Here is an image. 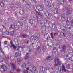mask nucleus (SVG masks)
Here are the masks:
<instances>
[{"label": "nucleus", "mask_w": 73, "mask_h": 73, "mask_svg": "<svg viewBox=\"0 0 73 73\" xmlns=\"http://www.w3.org/2000/svg\"><path fill=\"white\" fill-rule=\"evenodd\" d=\"M30 72L29 73H33V71H32V70H30Z\"/></svg>", "instance_id": "de8ad7c7"}, {"label": "nucleus", "mask_w": 73, "mask_h": 73, "mask_svg": "<svg viewBox=\"0 0 73 73\" xmlns=\"http://www.w3.org/2000/svg\"><path fill=\"white\" fill-rule=\"evenodd\" d=\"M21 36L23 37V38H26L27 37V35L26 34H23Z\"/></svg>", "instance_id": "f704fd0d"}, {"label": "nucleus", "mask_w": 73, "mask_h": 73, "mask_svg": "<svg viewBox=\"0 0 73 73\" xmlns=\"http://www.w3.org/2000/svg\"><path fill=\"white\" fill-rule=\"evenodd\" d=\"M28 65L29 66H31V62H30V61H28Z\"/></svg>", "instance_id": "4c0bfd02"}, {"label": "nucleus", "mask_w": 73, "mask_h": 73, "mask_svg": "<svg viewBox=\"0 0 73 73\" xmlns=\"http://www.w3.org/2000/svg\"><path fill=\"white\" fill-rule=\"evenodd\" d=\"M35 71H36V72H34V73H38L37 70H36Z\"/></svg>", "instance_id": "680f3d73"}, {"label": "nucleus", "mask_w": 73, "mask_h": 73, "mask_svg": "<svg viewBox=\"0 0 73 73\" xmlns=\"http://www.w3.org/2000/svg\"><path fill=\"white\" fill-rule=\"evenodd\" d=\"M42 73H46V72H45V71H43L42 72Z\"/></svg>", "instance_id": "69168bd1"}, {"label": "nucleus", "mask_w": 73, "mask_h": 73, "mask_svg": "<svg viewBox=\"0 0 73 73\" xmlns=\"http://www.w3.org/2000/svg\"><path fill=\"white\" fill-rule=\"evenodd\" d=\"M29 56H26L25 57V60H28L29 58Z\"/></svg>", "instance_id": "e433bc0d"}, {"label": "nucleus", "mask_w": 73, "mask_h": 73, "mask_svg": "<svg viewBox=\"0 0 73 73\" xmlns=\"http://www.w3.org/2000/svg\"><path fill=\"white\" fill-rule=\"evenodd\" d=\"M42 48V49L43 52H45V46H43Z\"/></svg>", "instance_id": "c756f323"}, {"label": "nucleus", "mask_w": 73, "mask_h": 73, "mask_svg": "<svg viewBox=\"0 0 73 73\" xmlns=\"http://www.w3.org/2000/svg\"><path fill=\"white\" fill-rule=\"evenodd\" d=\"M36 8L37 9L35 10L36 12L38 14L39 16H41V13H40V12H38L41 11H42V10L44 9V6H37L36 7Z\"/></svg>", "instance_id": "f257e3e1"}, {"label": "nucleus", "mask_w": 73, "mask_h": 73, "mask_svg": "<svg viewBox=\"0 0 73 73\" xmlns=\"http://www.w3.org/2000/svg\"><path fill=\"white\" fill-rule=\"evenodd\" d=\"M61 70H62V72H63L64 73L66 72V69H65V66L64 65L62 66V68H61Z\"/></svg>", "instance_id": "9d476101"}, {"label": "nucleus", "mask_w": 73, "mask_h": 73, "mask_svg": "<svg viewBox=\"0 0 73 73\" xmlns=\"http://www.w3.org/2000/svg\"><path fill=\"white\" fill-rule=\"evenodd\" d=\"M32 3H37V1L36 0H31Z\"/></svg>", "instance_id": "c9c22d12"}, {"label": "nucleus", "mask_w": 73, "mask_h": 73, "mask_svg": "<svg viewBox=\"0 0 73 73\" xmlns=\"http://www.w3.org/2000/svg\"><path fill=\"white\" fill-rule=\"evenodd\" d=\"M18 23H19L20 26H23V25H24V24H23V23L21 22V21H18Z\"/></svg>", "instance_id": "4be33fe9"}, {"label": "nucleus", "mask_w": 73, "mask_h": 73, "mask_svg": "<svg viewBox=\"0 0 73 73\" xmlns=\"http://www.w3.org/2000/svg\"><path fill=\"white\" fill-rule=\"evenodd\" d=\"M66 24L67 25H70V21L68 20H67L66 22Z\"/></svg>", "instance_id": "cd10ccee"}, {"label": "nucleus", "mask_w": 73, "mask_h": 73, "mask_svg": "<svg viewBox=\"0 0 73 73\" xmlns=\"http://www.w3.org/2000/svg\"><path fill=\"white\" fill-rule=\"evenodd\" d=\"M58 71L57 72V73H61V66H59L58 68Z\"/></svg>", "instance_id": "dca6fc26"}, {"label": "nucleus", "mask_w": 73, "mask_h": 73, "mask_svg": "<svg viewBox=\"0 0 73 73\" xmlns=\"http://www.w3.org/2000/svg\"><path fill=\"white\" fill-rule=\"evenodd\" d=\"M7 44V41H5L4 42V44H5V45H6Z\"/></svg>", "instance_id": "6e6d98bb"}, {"label": "nucleus", "mask_w": 73, "mask_h": 73, "mask_svg": "<svg viewBox=\"0 0 73 73\" xmlns=\"http://www.w3.org/2000/svg\"><path fill=\"white\" fill-rule=\"evenodd\" d=\"M25 28H26V29H28V26H27L26 25H25Z\"/></svg>", "instance_id": "603ef678"}, {"label": "nucleus", "mask_w": 73, "mask_h": 73, "mask_svg": "<svg viewBox=\"0 0 73 73\" xmlns=\"http://www.w3.org/2000/svg\"><path fill=\"white\" fill-rule=\"evenodd\" d=\"M45 15L46 18L50 19L51 17H52V15L51 13H49L48 11L46 12L45 13Z\"/></svg>", "instance_id": "f03ea898"}, {"label": "nucleus", "mask_w": 73, "mask_h": 73, "mask_svg": "<svg viewBox=\"0 0 73 73\" xmlns=\"http://www.w3.org/2000/svg\"><path fill=\"white\" fill-rule=\"evenodd\" d=\"M32 69L33 70H34V73L36 72V70H37V69H36V68L35 66H34L32 67Z\"/></svg>", "instance_id": "5701e85b"}, {"label": "nucleus", "mask_w": 73, "mask_h": 73, "mask_svg": "<svg viewBox=\"0 0 73 73\" xmlns=\"http://www.w3.org/2000/svg\"><path fill=\"white\" fill-rule=\"evenodd\" d=\"M27 70H29V68H28V67H27L26 68Z\"/></svg>", "instance_id": "338daca9"}, {"label": "nucleus", "mask_w": 73, "mask_h": 73, "mask_svg": "<svg viewBox=\"0 0 73 73\" xmlns=\"http://www.w3.org/2000/svg\"><path fill=\"white\" fill-rule=\"evenodd\" d=\"M47 60L48 61H50V60H52V56H48L47 57Z\"/></svg>", "instance_id": "2eb2a0df"}, {"label": "nucleus", "mask_w": 73, "mask_h": 73, "mask_svg": "<svg viewBox=\"0 0 73 73\" xmlns=\"http://www.w3.org/2000/svg\"><path fill=\"white\" fill-rule=\"evenodd\" d=\"M32 31H29V34H30V35H31V33H32Z\"/></svg>", "instance_id": "052dcab7"}, {"label": "nucleus", "mask_w": 73, "mask_h": 73, "mask_svg": "<svg viewBox=\"0 0 73 73\" xmlns=\"http://www.w3.org/2000/svg\"><path fill=\"white\" fill-rule=\"evenodd\" d=\"M41 47L40 46H39L37 49V50L38 51V50H40V51H41Z\"/></svg>", "instance_id": "37998d69"}, {"label": "nucleus", "mask_w": 73, "mask_h": 73, "mask_svg": "<svg viewBox=\"0 0 73 73\" xmlns=\"http://www.w3.org/2000/svg\"><path fill=\"white\" fill-rule=\"evenodd\" d=\"M11 65L12 66V70L14 71V70H16V65L14 63H10Z\"/></svg>", "instance_id": "1a4fd4ad"}, {"label": "nucleus", "mask_w": 73, "mask_h": 73, "mask_svg": "<svg viewBox=\"0 0 73 73\" xmlns=\"http://www.w3.org/2000/svg\"><path fill=\"white\" fill-rule=\"evenodd\" d=\"M33 20L34 21H38L40 20V18L36 16L33 17Z\"/></svg>", "instance_id": "39448f33"}, {"label": "nucleus", "mask_w": 73, "mask_h": 73, "mask_svg": "<svg viewBox=\"0 0 73 73\" xmlns=\"http://www.w3.org/2000/svg\"><path fill=\"white\" fill-rule=\"evenodd\" d=\"M9 32H8V31H7L6 33L7 35H9Z\"/></svg>", "instance_id": "49530a36"}, {"label": "nucleus", "mask_w": 73, "mask_h": 73, "mask_svg": "<svg viewBox=\"0 0 73 73\" xmlns=\"http://www.w3.org/2000/svg\"><path fill=\"white\" fill-rule=\"evenodd\" d=\"M44 4L47 6L49 5V1L48 0H45L44 1Z\"/></svg>", "instance_id": "ddd939ff"}, {"label": "nucleus", "mask_w": 73, "mask_h": 73, "mask_svg": "<svg viewBox=\"0 0 73 73\" xmlns=\"http://www.w3.org/2000/svg\"><path fill=\"white\" fill-rule=\"evenodd\" d=\"M66 68H67V69H69L70 68V65L68 64L66 66Z\"/></svg>", "instance_id": "473e14b6"}, {"label": "nucleus", "mask_w": 73, "mask_h": 73, "mask_svg": "<svg viewBox=\"0 0 73 73\" xmlns=\"http://www.w3.org/2000/svg\"><path fill=\"white\" fill-rule=\"evenodd\" d=\"M57 34H58V33H55L54 34V36H56L57 35Z\"/></svg>", "instance_id": "3c124183"}, {"label": "nucleus", "mask_w": 73, "mask_h": 73, "mask_svg": "<svg viewBox=\"0 0 73 73\" xmlns=\"http://www.w3.org/2000/svg\"><path fill=\"white\" fill-rule=\"evenodd\" d=\"M64 29H66V26H64Z\"/></svg>", "instance_id": "e2e57ef3"}, {"label": "nucleus", "mask_w": 73, "mask_h": 73, "mask_svg": "<svg viewBox=\"0 0 73 73\" xmlns=\"http://www.w3.org/2000/svg\"><path fill=\"white\" fill-rule=\"evenodd\" d=\"M50 35H51V38H52V39H53L54 38H53V33H51L50 34Z\"/></svg>", "instance_id": "a19ab883"}, {"label": "nucleus", "mask_w": 73, "mask_h": 73, "mask_svg": "<svg viewBox=\"0 0 73 73\" xmlns=\"http://www.w3.org/2000/svg\"><path fill=\"white\" fill-rule=\"evenodd\" d=\"M40 38H39V37H35V38L34 40V41H39Z\"/></svg>", "instance_id": "a878e982"}, {"label": "nucleus", "mask_w": 73, "mask_h": 73, "mask_svg": "<svg viewBox=\"0 0 73 73\" xmlns=\"http://www.w3.org/2000/svg\"><path fill=\"white\" fill-rule=\"evenodd\" d=\"M70 54H67L66 55V57H69V55H70Z\"/></svg>", "instance_id": "5fc2aeb1"}, {"label": "nucleus", "mask_w": 73, "mask_h": 73, "mask_svg": "<svg viewBox=\"0 0 73 73\" xmlns=\"http://www.w3.org/2000/svg\"><path fill=\"white\" fill-rule=\"evenodd\" d=\"M44 32L43 31H42L41 33V35H44Z\"/></svg>", "instance_id": "864d4df0"}, {"label": "nucleus", "mask_w": 73, "mask_h": 73, "mask_svg": "<svg viewBox=\"0 0 73 73\" xmlns=\"http://www.w3.org/2000/svg\"><path fill=\"white\" fill-rule=\"evenodd\" d=\"M23 7H19V10H22V11L20 10L19 13L20 15H23L24 13V10H23Z\"/></svg>", "instance_id": "20e7f679"}, {"label": "nucleus", "mask_w": 73, "mask_h": 73, "mask_svg": "<svg viewBox=\"0 0 73 73\" xmlns=\"http://www.w3.org/2000/svg\"><path fill=\"white\" fill-rule=\"evenodd\" d=\"M46 26L47 27H49L50 25V22L49 21H46V23H45Z\"/></svg>", "instance_id": "6e6552de"}, {"label": "nucleus", "mask_w": 73, "mask_h": 73, "mask_svg": "<svg viewBox=\"0 0 73 73\" xmlns=\"http://www.w3.org/2000/svg\"><path fill=\"white\" fill-rule=\"evenodd\" d=\"M5 29H6V28L5 27L2 25H0V30L2 32H3V31Z\"/></svg>", "instance_id": "423d86ee"}, {"label": "nucleus", "mask_w": 73, "mask_h": 73, "mask_svg": "<svg viewBox=\"0 0 73 73\" xmlns=\"http://www.w3.org/2000/svg\"><path fill=\"white\" fill-rule=\"evenodd\" d=\"M20 29V26L18 25H17L15 26V29L16 30H19Z\"/></svg>", "instance_id": "412c9836"}, {"label": "nucleus", "mask_w": 73, "mask_h": 73, "mask_svg": "<svg viewBox=\"0 0 73 73\" xmlns=\"http://www.w3.org/2000/svg\"><path fill=\"white\" fill-rule=\"evenodd\" d=\"M62 50L65 52V50H66V49H67V47H66V46L65 45H63V46L62 47Z\"/></svg>", "instance_id": "f8f14e48"}, {"label": "nucleus", "mask_w": 73, "mask_h": 73, "mask_svg": "<svg viewBox=\"0 0 73 73\" xmlns=\"http://www.w3.org/2000/svg\"><path fill=\"white\" fill-rule=\"evenodd\" d=\"M21 20H24V19H25V17H21Z\"/></svg>", "instance_id": "79ce46f5"}, {"label": "nucleus", "mask_w": 73, "mask_h": 73, "mask_svg": "<svg viewBox=\"0 0 73 73\" xmlns=\"http://www.w3.org/2000/svg\"><path fill=\"white\" fill-rule=\"evenodd\" d=\"M59 3L60 4H64L65 2L64 1V0H60Z\"/></svg>", "instance_id": "b1692460"}, {"label": "nucleus", "mask_w": 73, "mask_h": 73, "mask_svg": "<svg viewBox=\"0 0 73 73\" xmlns=\"http://www.w3.org/2000/svg\"><path fill=\"white\" fill-rule=\"evenodd\" d=\"M30 23L31 24H33V20L31 19L30 20Z\"/></svg>", "instance_id": "ea45409f"}, {"label": "nucleus", "mask_w": 73, "mask_h": 73, "mask_svg": "<svg viewBox=\"0 0 73 73\" xmlns=\"http://www.w3.org/2000/svg\"><path fill=\"white\" fill-rule=\"evenodd\" d=\"M35 38V36H34L33 35L32 36H31V38L32 39V40H33V38Z\"/></svg>", "instance_id": "c03bdc74"}, {"label": "nucleus", "mask_w": 73, "mask_h": 73, "mask_svg": "<svg viewBox=\"0 0 73 73\" xmlns=\"http://www.w3.org/2000/svg\"><path fill=\"white\" fill-rule=\"evenodd\" d=\"M27 66L26 65V64L25 63H24L21 66L22 68H26Z\"/></svg>", "instance_id": "393cba45"}, {"label": "nucleus", "mask_w": 73, "mask_h": 73, "mask_svg": "<svg viewBox=\"0 0 73 73\" xmlns=\"http://www.w3.org/2000/svg\"><path fill=\"white\" fill-rule=\"evenodd\" d=\"M55 62L56 66H58V65H61V63L60 62L58 59L57 60H55Z\"/></svg>", "instance_id": "7ed1b4c3"}, {"label": "nucleus", "mask_w": 73, "mask_h": 73, "mask_svg": "<svg viewBox=\"0 0 73 73\" xmlns=\"http://www.w3.org/2000/svg\"><path fill=\"white\" fill-rule=\"evenodd\" d=\"M1 53H2L4 55V54H4V52H3L2 51H1Z\"/></svg>", "instance_id": "0e129e2a"}, {"label": "nucleus", "mask_w": 73, "mask_h": 73, "mask_svg": "<svg viewBox=\"0 0 73 73\" xmlns=\"http://www.w3.org/2000/svg\"><path fill=\"white\" fill-rule=\"evenodd\" d=\"M24 73H28V71H25L24 72Z\"/></svg>", "instance_id": "8fccbe9b"}, {"label": "nucleus", "mask_w": 73, "mask_h": 73, "mask_svg": "<svg viewBox=\"0 0 73 73\" xmlns=\"http://www.w3.org/2000/svg\"><path fill=\"white\" fill-rule=\"evenodd\" d=\"M26 8L29 9V8H31V6H30L29 4H27L26 5Z\"/></svg>", "instance_id": "bb28decb"}, {"label": "nucleus", "mask_w": 73, "mask_h": 73, "mask_svg": "<svg viewBox=\"0 0 73 73\" xmlns=\"http://www.w3.org/2000/svg\"><path fill=\"white\" fill-rule=\"evenodd\" d=\"M46 27H45V26H43L42 27V30L43 31H46Z\"/></svg>", "instance_id": "a211bd4d"}, {"label": "nucleus", "mask_w": 73, "mask_h": 73, "mask_svg": "<svg viewBox=\"0 0 73 73\" xmlns=\"http://www.w3.org/2000/svg\"><path fill=\"white\" fill-rule=\"evenodd\" d=\"M18 5V4H15V7H16V6H17Z\"/></svg>", "instance_id": "774afa93"}, {"label": "nucleus", "mask_w": 73, "mask_h": 73, "mask_svg": "<svg viewBox=\"0 0 73 73\" xmlns=\"http://www.w3.org/2000/svg\"><path fill=\"white\" fill-rule=\"evenodd\" d=\"M43 68H44L42 66L40 67V70H41V71H43Z\"/></svg>", "instance_id": "58836bf2"}, {"label": "nucleus", "mask_w": 73, "mask_h": 73, "mask_svg": "<svg viewBox=\"0 0 73 73\" xmlns=\"http://www.w3.org/2000/svg\"><path fill=\"white\" fill-rule=\"evenodd\" d=\"M17 63L18 65H20L21 63V60L20 58H18L17 60Z\"/></svg>", "instance_id": "6ab92c4d"}, {"label": "nucleus", "mask_w": 73, "mask_h": 73, "mask_svg": "<svg viewBox=\"0 0 73 73\" xmlns=\"http://www.w3.org/2000/svg\"><path fill=\"white\" fill-rule=\"evenodd\" d=\"M10 45L11 46H10V48H13V46L15 45L13 44V42L12 40L10 41Z\"/></svg>", "instance_id": "aec40b11"}, {"label": "nucleus", "mask_w": 73, "mask_h": 73, "mask_svg": "<svg viewBox=\"0 0 73 73\" xmlns=\"http://www.w3.org/2000/svg\"><path fill=\"white\" fill-rule=\"evenodd\" d=\"M0 5L1 7H2V8H3L4 7V3L3 2H2L0 3Z\"/></svg>", "instance_id": "c85d7f7f"}, {"label": "nucleus", "mask_w": 73, "mask_h": 73, "mask_svg": "<svg viewBox=\"0 0 73 73\" xmlns=\"http://www.w3.org/2000/svg\"><path fill=\"white\" fill-rule=\"evenodd\" d=\"M15 26H15V25L12 24L11 25H10V29H15Z\"/></svg>", "instance_id": "f3484780"}, {"label": "nucleus", "mask_w": 73, "mask_h": 73, "mask_svg": "<svg viewBox=\"0 0 73 73\" xmlns=\"http://www.w3.org/2000/svg\"><path fill=\"white\" fill-rule=\"evenodd\" d=\"M1 67L3 69L4 71L7 70V68H6V66L5 65H3L1 66Z\"/></svg>", "instance_id": "9b49d317"}, {"label": "nucleus", "mask_w": 73, "mask_h": 73, "mask_svg": "<svg viewBox=\"0 0 73 73\" xmlns=\"http://www.w3.org/2000/svg\"><path fill=\"white\" fill-rule=\"evenodd\" d=\"M13 48L14 49H16L17 48V47L15 45H14V46H13Z\"/></svg>", "instance_id": "a18cd8bd"}, {"label": "nucleus", "mask_w": 73, "mask_h": 73, "mask_svg": "<svg viewBox=\"0 0 73 73\" xmlns=\"http://www.w3.org/2000/svg\"><path fill=\"white\" fill-rule=\"evenodd\" d=\"M17 72H20V70L18 69L16 70Z\"/></svg>", "instance_id": "4d7b16f0"}, {"label": "nucleus", "mask_w": 73, "mask_h": 73, "mask_svg": "<svg viewBox=\"0 0 73 73\" xmlns=\"http://www.w3.org/2000/svg\"><path fill=\"white\" fill-rule=\"evenodd\" d=\"M58 9L57 8H56L54 9V13L55 14H57L58 13Z\"/></svg>", "instance_id": "4468645a"}, {"label": "nucleus", "mask_w": 73, "mask_h": 73, "mask_svg": "<svg viewBox=\"0 0 73 73\" xmlns=\"http://www.w3.org/2000/svg\"><path fill=\"white\" fill-rule=\"evenodd\" d=\"M15 16H16L17 18H18V15H17V14H15Z\"/></svg>", "instance_id": "bf43d9fd"}, {"label": "nucleus", "mask_w": 73, "mask_h": 73, "mask_svg": "<svg viewBox=\"0 0 73 73\" xmlns=\"http://www.w3.org/2000/svg\"><path fill=\"white\" fill-rule=\"evenodd\" d=\"M21 55V52H19L15 53V56L16 57H17L18 56H20Z\"/></svg>", "instance_id": "0eeeda50"}, {"label": "nucleus", "mask_w": 73, "mask_h": 73, "mask_svg": "<svg viewBox=\"0 0 73 73\" xmlns=\"http://www.w3.org/2000/svg\"><path fill=\"white\" fill-rule=\"evenodd\" d=\"M69 60L71 61H73V56H72L71 57L69 58Z\"/></svg>", "instance_id": "7c9ffc66"}, {"label": "nucleus", "mask_w": 73, "mask_h": 73, "mask_svg": "<svg viewBox=\"0 0 73 73\" xmlns=\"http://www.w3.org/2000/svg\"><path fill=\"white\" fill-rule=\"evenodd\" d=\"M53 52L55 51L54 52V53H56V47H54L53 48Z\"/></svg>", "instance_id": "72a5a7b5"}, {"label": "nucleus", "mask_w": 73, "mask_h": 73, "mask_svg": "<svg viewBox=\"0 0 73 73\" xmlns=\"http://www.w3.org/2000/svg\"><path fill=\"white\" fill-rule=\"evenodd\" d=\"M55 27H56V26H55L54 25H52V28L53 29H55Z\"/></svg>", "instance_id": "09e8293b"}, {"label": "nucleus", "mask_w": 73, "mask_h": 73, "mask_svg": "<svg viewBox=\"0 0 73 73\" xmlns=\"http://www.w3.org/2000/svg\"><path fill=\"white\" fill-rule=\"evenodd\" d=\"M10 59L11 60H15V56H12L10 57Z\"/></svg>", "instance_id": "2f4dec72"}, {"label": "nucleus", "mask_w": 73, "mask_h": 73, "mask_svg": "<svg viewBox=\"0 0 73 73\" xmlns=\"http://www.w3.org/2000/svg\"><path fill=\"white\" fill-rule=\"evenodd\" d=\"M0 50H1V52L3 51V49L1 48V46H0Z\"/></svg>", "instance_id": "13d9d810"}]
</instances>
